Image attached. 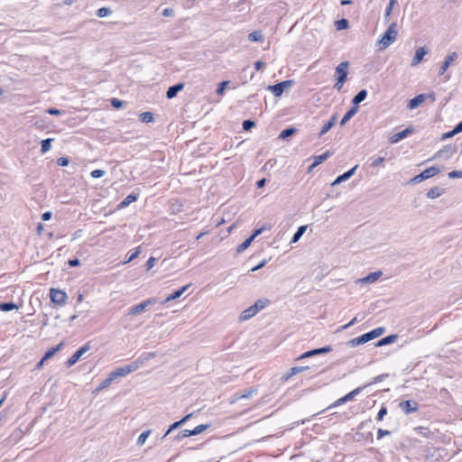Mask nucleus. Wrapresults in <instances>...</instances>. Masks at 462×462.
Here are the masks:
<instances>
[{"mask_svg":"<svg viewBox=\"0 0 462 462\" xmlns=\"http://www.w3.org/2000/svg\"><path fill=\"white\" fill-rule=\"evenodd\" d=\"M384 331H385V328L383 327L376 328L365 334H363L360 337H355V338L349 340L346 343V345L350 347H356L359 345L365 344V343L380 337L381 335H383L384 333Z\"/></svg>","mask_w":462,"mask_h":462,"instance_id":"obj_1","label":"nucleus"},{"mask_svg":"<svg viewBox=\"0 0 462 462\" xmlns=\"http://www.w3.org/2000/svg\"><path fill=\"white\" fill-rule=\"evenodd\" d=\"M398 35V28L397 23H393L387 28L386 32L383 33L382 38L378 41L379 50H385L391 44H393L397 38Z\"/></svg>","mask_w":462,"mask_h":462,"instance_id":"obj_2","label":"nucleus"},{"mask_svg":"<svg viewBox=\"0 0 462 462\" xmlns=\"http://www.w3.org/2000/svg\"><path fill=\"white\" fill-rule=\"evenodd\" d=\"M348 67L349 63L347 61L341 62L336 68V74L337 75V82L334 85V88L340 91L343 88L345 81L346 80L348 74Z\"/></svg>","mask_w":462,"mask_h":462,"instance_id":"obj_3","label":"nucleus"},{"mask_svg":"<svg viewBox=\"0 0 462 462\" xmlns=\"http://www.w3.org/2000/svg\"><path fill=\"white\" fill-rule=\"evenodd\" d=\"M136 370V365H134L133 362H131L126 365L116 368V370L112 371L111 374L116 380L118 377L125 376L133 372H135Z\"/></svg>","mask_w":462,"mask_h":462,"instance_id":"obj_4","label":"nucleus"},{"mask_svg":"<svg viewBox=\"0 0 462 462\" xmlns=\"http://www.w3.org/2000/svg\"><path fill=\"white\" fill-rule=\"evenodd\" d=\"M439 172V169L436 166H432L430 168H428L426 170H424L421 173H420L419 175L415 176L411 181L414 182V183H418V182H420L424 180H427L430 177H433L435 176L436 174H438Z\"/></svg>","mask_w":462,"mask_h":462,"instance_id":"obj_5","label":"nucleus"},{"mask_svg":"<svg viewBox=\"0 0 462 462\" xmlns=\"http://www.w3.org/2000/svg\"><path fill=\"white\" fill-rule=\"evenodd\" d=\"M155 302H156V299H154V298H151L146 300H143V302L131 307L128 310V314L131 316L136 315V314L143 311L149 306L153 305Z\"/></svg>","mask_w":462,"mask_h":462,"instance_id":"obj_6","label":"nucleus"},{"mask_svg":"<svg viewBox=\"0 0 462 462\" xmlns=\"http://www.w3.org/2000/svg\"><path fill=\"white\" fill-rule=\"evenodd\" d=\"M293 85V80H284L275 85L270 86L269 89L275 97H280L286 88H291Z\"/></svg>","mask_w":462,"mask_h":462,"instance_id":"obj_7","label":"nucleus"},{"mask_svg":"<svg viewBox=\"0 0 462 462\" xmlns=\"http://www.w3.org/2000/svg\"><path fill=\"white\" fill-rule=\"evenodd\" d=\"M90 349V344L87 343L80 348H79L67 361V366L70 367L74 365L79 358Z\"/></svg>","mask_w":462,"mask_h":462,"instance_id":"obj_8","label":"nucleus"},{"mask_svg":"<svg viewBox=\"0 0 462 462\" xmlns=\"http://www.w3.org/2000/svg\"><path fill=\"white\" fill-rule=\"evenodd\" d=\"M50 297L53 303L62 305L66 301L67 294L61 290L51 289Z\"/></svg>","mask_w":462,"mask_h":462,"instance_id":"obj_9","label":"nucleus"},{"mask_svg":"<svg viewBox=\"0 0 462 462\" xmlns=\"http://www.w3.org/2000/svg\"><path fill=\"white\" fill-rule=\"evenodd\" d=\"M331 350H332V347L330 346H323V347H319V348H316V349H312V350L307 351V352L303 353L301 356H300L297 359L300 360V359H303V358H308V357L314 356L316 355L327 354V353L331 352Z\"/></svg>","mask_w":462,"mask_h":462,"instance_id":"obj_10","label":"nucleus"},{"mask_svg":"<svg viewBox=\"0 0 462 462\" xmlns=\"http://www.w3.org/2000/svg\"><path fill=\"white\" fill-rule=\"evenodd\" d=\"M457 53L455 51L448 55L439 69V75H443L448 70L451 63L457 60Z\"/></svg>","mask_w":462,"mask_h":462,"instance_id":"obj_11","label":"nucleus"},{"mask_svg":"<svg viewBox=\"0 0 462 462\" xmlns=\"http://www.w3.org/2000/svg\"><path fill=\"white\" fill-rule=\"evenodd\" d=\"M456 152V150L451 145H447L443 149L439 150L435 153L433 158H443V159H448L450 158L454 153Z\"/></svg>","mask_w":462,"mask_h":462,"instance_id":"obj_12","label":"nucleus"},{"mask_svg":"<svg viewBox=\"0 0 462 462\" xmlns=\"http://www.w3.org/2000/svg\"><path fill=\"white\" fill-rule=\"evenodd\" d=\"M381 271H376L369 273L365 277L360 278L356 281V283H373L382 276Z\"/></svg>","mask_w":462,"mask_h":462,"instance_id":"obj_13","label":"nucleus"},{"mask_svg":"<svg viewBox=\"0 0 462 462\" xmlns=\"http://www.w3.org/2000/svg\"><path fill=\"white\" fill-rule=\"evenodd\" d=\"M428 52H429V50H427L425 47H420V48H419V49L416 51V52H415V54H414V56H413V58H412V60H411V65L412 67L417 66V65H418V64L422 60L423 57H424Z\"/></svg>","mask_w":462,"mask_h":462,"instance_id":"obj_14","label":"nucleus"},{"mask_svg":"<svg viewBox=\"0 0 462 462\" xmlns=\"http://www.w3.org/2000/svg\"><path fill=\"white\" fill-rule=\"evenodd\" d=\"M156 355L152 352H146L142 354L136 360L133 361V364L136 365V369H139L142 365H143L148 360L152 357H154Z\"/></svg>","mask_w":462,"mask_h":462,"instance_id":"obj_15","label":"nucleus"},{"mask_svg":"<svg viewBox=\"0 0 462 462\" xmlns=\"http://www.w3.org/2000/svg\"><path fill=\"white\" fill-rule=\"evenodd\" d=\"M310 367L309 366H294V367H291L290 369V371L286 374H284L282 376V381H288L291 377L301 373V372H304V371H307L309 370Z\"/></svg>","mask_w":462,"mask_h":462,"instance_id":"obj_16","label":"nucleus"},{"mask_svg":"<svg viewBox=\"0 0 462 462\" xmlns=\"http://www.w3.org/2000/svg\"><path fill=\"white\" fill-rule=\"evenodd\" d=\"M400 407L407 414H409L411 412H413V411H416L418 410L417 403L415 402H412V401H410V400L402 402L400 403Z\"/></svg>","mask_w":462,"mask_h":462,"instance_id":"obj_17","label":"nucleus"},{"mask_svg":"<svg viewBox=\"0 0 462 462\" xmlns=\"http://www.w3.org/2000/svg\"><path fill=\"white\" fill-rule=\"evenodd\" d=\"M411 132H412L411 128H406V129H404V130H402V131H401L399 133H396V134H393L390 137L389 142L391 143H396L399 141H401V140L404 139L405 137H407L408 134L410 133H411Z\"/></svg>","mask_w":462,"mask_h":462,"instance_id":"obj_18","label":"nucleus"},{"mask_svg":"<svg viewBox=\"0 0 462 462\" xmlns=\"http://www.w3.org/2000/svg\"><path fill=\"white\" fill-rule=\"evenodd\" d=\"M426 99V96L424 94H420L411 98L409 101L408 108L412 110L417 108L420 105H421Z\"/></svg>","mask_w":462,"mask_h":462,"instance_id":"obj_19","label":"nucleus"},{"mask_svg":"<svg viewBox=\"0 0 462 462\" xmlns=\"http://www.w3.org/2000/svg\"><path fill=\"white\" fill-rule=\"evenodd\" d=\"M337 121V116L334 115L328 122H326L323 125V126L319 134V136L321 137L322 135L327 134L336 125Z\"/></svg>","mask_w":462,"mask_h":462,"instance_id":"obj_20","label":"nucleus"},{"mask_svg":"<svg viewBox=\"0 0 462 462\" xmlns=\"http://www.w3.org/2000/svg\"><path fill=\"white\" fill-rule=\"evenodd\" d=\"M184 88L183 83H178L170 87L166 92V97L169 99H171L177 96V94Z\"/></svg>","mask_w":462,"mask_h":462,"instance_id":"obj_21","label":"nucleus"},{"mask_svg":"<svg viewBox=\"0 0 462 462\" xmlns=\"http://www.w3.org/2000/svg\"><path fill=\"white\" fill-rule=\"evenodd\" d=\"M256 314H257V312L254 310L253 306H250L249 308H247L246 310L242 311V313L240 314L239 319L241 321H245V320H247V319L253 318Z\"/></svg>","mask_w":462,"mask_h":462,"instance_id":"obj_22","label":"nucleus"},{"mask_svg":"<svg viewBox=\"0 0 462 462\" xmlns=\"http://www.w3.org/2000/svg\"><path fill=\"white\" fill-rule=\"evenodd\" d=\"M398 336L395 334L387 336L385 337H383L382 339L378 340L375 344L376 346H383L385 345L392 344L396 341Z\"/></svg>","mask_w":462,"mask_h":462,"instance_id":"obj_23","label":"nucleus"},{"mask_svg":"<svg viewBox=\"0 0 462 462\" xmlns=\"http://www.w3.org/2000/svg\"><path fill=\"white\" fill-rule=\"evenodd\" d=\"M136 199L137 196L135 194H129L118 204L117 208H125Z\"/></svg>","mask_w":462,"mask_h":462,"instance_id":"obj_24","label":"nucleus"},{"mask_svg":"<svg viewBox=\"0 0 462 462\" xmlns=\"http://www.w3.org/2000/svg\"><path fill=\"white\" fill-rule=\"evenodd\" d=\"M358 111V106H352L343 116L340 125H344L348 122Z\"/></svg>","mask_w":462,"mask_h":462,"instance_id":"obj_25","label":"nucleus"},{"mask_svg":"<svg viewBox=\"0 0 462 462\" xmlns=\"http://www.w3.org/2000/svg\"><path fill=\"white\" fill-rule=\"evenodd\" d=\"M367 96V91L365 89L360 90L352 99L353 106H357L361 102H363Z\"/></svg>","mask_w":462,"mask_h":462,"instance_id":"obj_26","label":"nucleus"},{"mask_svg":"<svg viewBox=\"0 0 462 462\" xmlns=\"http://www.w3.org/2000/svg\"><path fill=\"white\" fill-rule=\"evenodd\" d=\"M444 193V189L440 187H434L428 190L427 197L429 199H437Z\"/></svg>","mask_w":462,"mask_h":462,"instance_id":"obj_27","label":"nucleus"},{"mask_svg":"<svg viewBox=\"0 0 462 462\" xmlns=\"http://www.w3.org/2000/svg\"><path fill=\"white\" fill-rule=\"evenodd\" d=\"M63 346V343H60L56 346L49 349L43 356V360H48L52 357L58 351H60Z\"/></svg>","mask_w":462,"mask_h":462,"instance_id":"obj_28","label":"nucleus"},{"mask_svg":"<svg viewBox=\"0 0 462 462\" xmlns=\"http://www.w3.org/2000/svg\"><path fill=\"white\" fill-rule=\"evenodd\" d=\"M307 229V226H300L297 231L294 233L292 238H291V243H297L300 237L303 236V234L305 233Z\"/></svg>","mask_w":462,"mask_h":462,"instance_id":"obj_29","label":"nucleus"},{"mask_svg":"<svg viewBox=\"0 0 462 462\" xmlns=\"http://www.w3.org/2000/svg\"><path fill=\"white\" fill-rule=\"evenodd\" d=\"M366 387V385H364V386H361V387H357L356 389H354L353 391H351L350 393H348L347 394H346L344 397L346 399V402H349L351 400H353L356 395H358L362 391L363 389H365Z\"/></svg>","mask_w":462,"mask_h":462,"instance_id":"obj_30","label":"nucleus"},{"mask_svg":"<svg viewBox=\"0 0 462 462\" xmlns=\"http://www.w3.org/2000/svg\"><path fill=\"white\" fill-rule=\"evenodd\" d=\"M248 40L251 42H262L263 40L261 31H254L248 34Z\"/></svg>","mask_w":462,"mask_h":462,"instance_id":"obj_31","label":"nucleus"},{"mask_svg":"<svg viewBox=\"0 0 462 462\" xmlns=\"http://www.w3.org/2000/svg\"><path fill=\"white\" fill-rule=\"evenodd\" d=\"M257 393V389L255 388H250L248 389L247 391L245 392V393L241 394V395H238L236 396L234 401H232V402H236V401H238L240 399H246V398H250L252 397V395L254 393Z\"/></svg>","mask_w":462,"mask_h":462,"instance_id":"obj_32","label":"nucleus"},{"mask_svg":"<svg viewBox=\"0 0 462 462\" xmlns=\"http://www.w3.org/2000/svg\"><path fill=\"white\" fill-rule=\"evenodd\" d=\"M113 381H115V378L112 375V374L110 373L108 377L100 383L99 386L97 388V391H100V390H103V389L108 387L112 383Z\"/></svg>","mask_w":462,"mask_h":462,"instance_id":"obj_33","label":"nucleus"},{"mask_svg":"<svg viewBox=\"0 0 462 462\" xmlns=\"http://www.w3.org/2000/svg\"><path fill=\"white\" fill-rule=\"evenodd\" d=\"M330 156L329 152H326L320 155H318L314 158L313 166H318L319 164L325 162Z\"/></svg>","mask_w":462,"mask_h":462,"instance_id":"obj_34","label":"nucleus"},{"mask_svg":"<svg viewBox=\"0 0 462 462\" xmlns=\"http://www.w3.org/2000/svg\"><path fill=\"white\" fill-rule=\"evenodd\" d=\"M209 428L208 424H200L194 428V430H189L190 436H195L202 433L204 430Z\"/></svg>","mask_w":462,"mask_h":462,"instance_id":"obj_35","label":"nucleus"},{"mask_svg":"<svg viewBox=\"0 0 462 462\" xmlns=\"http://www.w3.org/2000/svg\"><path fill=\"white\" fill-rule=\"evenodd\" d=\"M51 142H52V139H51V138H47V139H44L42 141V143H41L42 153H45L51 149Z\"/></svg>","mask_w":462,"mask_h":462,"instance_id":"obj_36","label":"nucleus"},{"mask_svg":"<svg viewBox=\"0 0 462 462\" xmlns=\"http://www.w3.org/2000/svg\"><path fill=\"white\" fill-rule=\"evenodd\" d=\"M254 240L252 238H250V236L248 238H246L242 244H240L238 246H237V253L241 254L243 253L245 249H247L250 245L252 244Z\"/></svg>","mask_w":462,"mask_h":462,"instance_id":"obj_37","label":"nucleus"},{"mask_svg":"<svg viewBox=\"0 0 462 462\" xmlns=\"http://www.w3.org/2000/svg\"><path fill=\"white\" fill-rule=\"evenodd\" d=\"M17 309H18L17 305L13 302L0 303V310H2V311H11L13 310H17Z\"/></svg>","mask_w":462,"mask_h":462,"instance_id":"obj_38","label":"nucleus"},{"mask_svg":"<svg viewBox=\"0 0 462 462\" xmlns=\"http://www.w3.org/2000/svg\"><path fill=\"white\" fill-rule=\"evenodd\" d=\"M295 132H296V129L294 127L286 128L281 132L279 138L286 139V138L291 136L293 134H295Z\"/></svg>","mask_w":462,"mask_h":462,"instance_id":"obj_39","label":"nucleus"},{"mask_svg":"<svg viewBox=\"0 0 462 462\" xmlns=\"http://www.w3.org/2000/svg\"><path fill=\"white\" fill-rule=\"evenodd\" d=\"M357 167H358V165H356L351 170L347 171L346 172L343 173L342 175H339L340 180L342 181L348 180L350 177H352L355 174V171L357 169Z\"/></svg>","mask_w":462,"mask_h":462,"instance_id":"obj_40","label":"nucleus"},{"mask_svg":"<svg viewBox=\"0 0 462 462\" xmlns=\"http://www.w3.org/2000/svg\"><path fill=\"white\" fill-rule=\"evenodd\" d=\"M112 14V10L108 7H101L97 11V15L100 18L108 16Z\"/></svg>","mask_w":462,"mask_h":462,"instance_id":"obj_41","label":"nucleus"},{"mask_svg":"<svg viewBox=\"0 0 462 462\" xmlns=\"http://www.w3.org/2000/svg\"><path fill=\"white\" fill-rule=\"evenodd\" d=\"M140 119L143 123H150L153 120V115L151 112H143L140 115Z\"/></svg>","mask_w":462,"mask_h":462,"instance_id":"obj_42","label":"nucleus"},{"mask_svg":"<svg viewBox=\"0 0 462 462\" xmlns=\"http://www.w3.org/2000/svg\"><path fill=\"white\" fill-rule=\"evenodd\" d=\"M266 300H258L253 306L254 310L258 313L266 305Z\"/></svg>","mask_w":462,"mask_h":462,"instance_id":"obj_43","label":"nucleus"},{"mask_svg":"<svg viewBox=\"0 0 462 462\" xmlns=\"http://www.w3.org/2000/svg\"><path fill=\"white\" fill-rule=\"evenodd\" d=\"M151 433V430H146V431H143L140 434V436L138 437V439H137V444L139 446H142L144 444V442L146 441L147 438L149 437Z\"/></svg>","mask_w":462,"mask_h":462,"instance_id":"obj_44","label":"nucleus"},{"mask_svg":"<svg viewBox=\"0 0 462 462\" xmlns=\"http://www.w3.org/2000/svg\"><path fill=\"white\" fill-rule=\"evenodd\" d=\"M397 3V0H390L389 5L385 10V19H388V17L391 15L392 11L395 4Z\"/></svg>","mask_w":462,"mask_h":462,"instance_id":"obj_45","label":"nucleus"},{"mask_svg":"<svg viewBox=\"0 0 462 462\" xmlns=\"http://www.w3.org/2000/svg\"><path fill=\"white\" fill-rule=\"evenodd\" d=\"M188 437H190L189 435V430H181L180 431L176 436H175V439L176 440H180L184 438H188Z\"/></svg>","mask_w":462,"mask_h":462,"instance_id":"obj_46","label":"nucleus"},{"mask_svg":"<svg viewBox=\"0 0 462 462\" xmlns=\"http://www.w3.org/2000/svg\"><path fill=\"white\" fill-rule=\"evenodd\" d=\"M254 125H255V123H254V121H253V120H249V119H248V120H245V121L243 122V128H244V130H245V131L250 130V129H251V128H253Z\"/></svg>","mask_w":462,"mask_h":462,"instance_id":"obj_47","label":"nucleus"},{"mask_svg":"<svg viewBox=\"0 0 462 462\" xmlns=\"http://www.w3.org/2000/svg\"><path fill=\"white\" fill-rule=\"evenodd\" d=\"M105 174H106V171H103V170H99V169H97V170H94V171H91V173H90L91 177H92V178H95V179H97V178H101V177H103Z\"/></svg>","mask_w":462,"mask_h":462,"instance_id":"obj_48","label":"nucleus"},{"mask_svg":"<svg viewBox=\"0 0 462 462\" xmlns=\"http://www.w3.org/2000/svg\"><path fill=\"white\" fill-rule=\"evenodd\" d=\"M190 286V284H187L183 287H181L180 289L175 291L173 292L174 296L176 297V299L180 298L186 291L187 289Z\"/></svg>","mask_w":462,"mask_h":462,"instance_id":"obj_49","label":"nucleus"},{"mask_svg":"<svg viewBox=\"0 0 462 462\" xmlns=\"http://www.w3.org/2000/svg\"><path fill=\"white\" fill-rule=\"evenodd\" d=\"M182 425V423H180V420L179 421H176L174 422L173 424H171L169 428V430L165 432L164 436L163 437H166L167 435H169L171 433V431L178 429L179 427H180Z\"/></svg>","mask_w":462,"mask_h":462,"instance_id":"obj_50","label":"nucleus"},{"mask_svg":"<svg viewBox=\"0 0 462 462\" xmlns=\"http://www.w3.org/2000/svg\"><path fill=\"white\" fill-rule=\"evenodd\" d=\"M337 25L338 30L346 29L348 26V22L346 19H341L337 22Z\"/></svg>","mask_w":462,"mask_h":462,"instance_id":"obj_51","label":"nucleus"},{"mask_svg":"<svg viewBox=\"0 0 462 462\" xmlns=\"http://www.w3.org/2000/svg\"><path fill=\"white\" fill-rule=\"evenodd\" d=\"M228 84V81H222L219 85H218V88L217 89V95H222L226 89V85Z\"/></svg>","mask_w":462,"mask_h":462,"instance_id":"obj_52","label":"nucleus"},{"mask_svg":"<svg viewBox=\"0 0 462 462\" xmlns=\"http://www.w3.org/2000/svg\"><path fill=\"white\" fill-rule=\"evenodd\" d=\"M391 435V432L389 430H383V429H379L377 430V439H380L385 436H390Z\"/></svg>","mask_w":462,"mask_h":462,"instance_id":"obj_53","label":"nucleus"},{"mask_svg":"<svg viewBox=\"0 0 462 462\" xmlns=\"http://www.w3.org/2000/svg\"><path fill=\"white\" fill-rule=\"evenodd\" d=\"M387 414V409L386 407L383 406L377 414V420H382L383 419V416Z\"/></svg>","mask_w":462,"mask_h":462,"instance_id":"obj_54","label":"nucleus"},{"mask_svg":"<svg viewBox=\"0 0 462 462\" xmlns=\"http://www.w3.org/2000/svg\"><path fill=\"white\" fill-rule=\"evenodd\" d=\"M383 162H384L383 157H378L372 162L371 166L374 168H376V167L380 166Z\"/></svg>","mask_w":462,"mask_h":462,"instance_id":"obj_55","label":"nucleus"},{"mask_svg":"<svg viewBox=\"0 0 462 462\" xmlns=\"http://www.w3.org/2000/svg\"><path fill=\"white\" fill-rule=\"evenodd\" d=\"M141 253L140 247L136 248V250L128 257V259L125 262V263H129L135 259Z\"/></svg>","mask_w":462,"mask_h":462,"instance_id":"obj_56","label":"nucleus"},{"mask_svg":"<svg viewBox=\"0 0 462 462\" xmlns=\"http://www.w3.org/2000/svg\"><path fill=\"white\" fill-rule=\"evenodd\" d=\"M448 178H462V171H453L448 173Z\"/></svg>","mask_w":462,"mask_h":462,"instance_id":"obj_57","label":"nucleus"},{"mask_svg":"<svg viewBox=\"0 0 462 462\" xmlns=\"http://www.w3.org/2000/svg\"><path fill=\"white\" fill-rule=\"evenodd\" d=\"M69 159L66 157H60L57 160V164L59 166H62V167L67 166L69 164Z\"/></svg>","mask_w":462,"mask_h":462,"instance_id":"obj_58","label":"nucleus"},{"mask_svg":"<svg viewBox=\"0 0 462 462\" xmlns=\"http://www.w3.org/2000/svg\"><path fill=\"white\" fill-rule=\"evenodd\" d=\"M386 376H387V374H380V375H377V376H375V377L373 379V381H372L370 383H368L367 385H371V384H374V383H380V382H382V381H383V379L384 377H386Z\"/></svg>","mask_w":462,"mask_h":462,"instance_id":"obj_59","label":"nucleus"},{"mask_svg":"<svg viewBox=\"0 0 462 462\" xmlns=\"http://www.w3.org/2000/svg\"><path fill=\"white\" fill-rule=\"evenodd\" d=\"M265 229V227H261V228H258L256 230L254 231V233L250 236V238H252L253 240H254L258 236H260L263 231Z\"/></svg>","mask_w":462,"mask_h":462,"instance_id":"obj_60","label":"nucleus"},{"mask_svg":"<svg viewBox=\"0 0 462 462\" xmlns=\"http://www.w3.org/2000/svg\"><path fill=\"white\" fill-rule=\"evenodd\" d=\"M155 261H156V259L152 256H151L148 259V261L146 262V267H147L148 271L151 270L154 266Z\"/></svg>","mask_w":462,"mask_h":462,"instance_id":"obj_61","label":"nucleus"},{"mask_svg":"<svg viewBox=\"0 0 462 462\" xmlns=\"http://www.w3.org/2000/svg\"><path fill=\"white\" fill-rule=\"evenodd\" d=\"M346 401L345 397L343 396V397L339 398L338 400H337V401H336V402H335L330 406V408H332V407H337V406L342 405V404H344V403H346Z\"/></svg>","mask_w":462,"mask_h":462,"instance_id":"obj_62","label":"nucleus"},{"mask_svg":"<svg viewBox=\"0 0 462 462\" xmlns=\"http://www.w3.org/2000/svg\"><path fill=\"white\" fill-rule=\"evenodd\" d=\"M346 401L345 397L343 396V397L339 398L338 400H337V401H336V402H335L330 406V408H332V407H337V406L342 405V404H344V403H346Z\"/></svg>","mask_w":462,"mask_h":462,"instance_id":"obj_63","label":"nucleus"},{"mask_svg":"<svg viewBox=\"0 0 462 462\" xmlns=\"http://www.w3.org/2000/svg\"><path fill=\"white\" fill-rule=\"evenodd\" d=\"M111 104L114 107L120 108L123 106V101L116 98H113Z\"/></svg>","mask_w":462,"mask_h":462,"instance_id":"obj_64","label":"nucleus"}]
</instances>
